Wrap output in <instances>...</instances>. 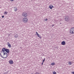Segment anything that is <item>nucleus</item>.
Segmentation results:
<instances>
[{
    "instance_id": "ddd939ff",
    "label": "nucleus",
    "mask_w": 74,
    "mask_h": 74,
    "mask_svg": "<svg viewBox=\"0 0 74 74\" xmlns=\"http://www.w3.org/2000/svg\"><path fill=\"white\" fill-rule=\"evenodd\" d=\"M49 8H50V9H52V6L50 5L49 7Z\"/></svg>"
},
{
    "instance_id": "f03ea898",
    "label": "nucleus",
    "mask_w": 74,
    "mask_h": 74,
    "mask_svg": "<svg viewBox=\"0 0 74 74\" xmlns=\"http://www.w3.org/2000/svg\"><path fill=\"white\" fill-rule=\"evenodd\" d=\"M22 15L23 16H24L25 17H26V16H27V13L25 12H24L22 14Z\"/></svg>"
},
{
    "instance_id": "f3484780",
    "label": "nucleus",
    "mask_w": 74,
    "mask_h": 74,
    "mask_svg": "<svg viewBox=\"0 0 74 74\" xmlns=\"http://www.w3.org/2000/svg\"><path fill=\"white\" fill-rule=\"evenodd\" d=\"M69 64L70 65H71V62H69Z\"/></svg>"
},
{
    "instance_id": "6ab92c4d",
    "label": "nucleus",
    "mask_w": 74,
    "mask_h": 74,
    "mask_svg": "<svg viewBox=\"0 0 74 74\" xmlns=\"http://www.w3.org/2000/svg\"><path fill=\"white\" fill-rule=\"evenodd\" d=\"M23 19V20H25L24 19H25V20H26V19H27V18L24 17Z\"/></svg>"
},
{
    "instance_id": "f257e3e1",
    "label": "nucleus",
    "mask_w": 74,
    "mask_h": 74,
    "mask_svg": "<svg viewBox=\"0 0 74 74\" xmlns=\"http://www.w3.org/2000/svg\"><path fill=\"white\" fill-rule=\"evenodd\" d=\"M70 32L71 34H74V27L71 28Z\"/></svg>"
},
{
    "instance_id": "473e14b6",
    "label": "nucleus",
    "mask_w": 74,
    "mask_h": 74,
    "mask_svg": "<svg viewBox=\"0 0 74 74\" xmlns=\"http://www.w3.org/2000/svg\"><path fill=\"white\" fill-rule=\"evenodd\" d=\"M53 26H54V25L53 24V26H52L53 27Z\"/></svg>"
},
{
    "instance_id": "4be33fe9",
    "label": "nucleus",
    "mask_w": 74,
    "mask_h": 74,
    "mask_svg": "<svg viewBox=\"0 0 74 74\" xmlns=\"http://www.w3.org/2000/svg\"><path fill=\"white\" fill-rule=\"evenodd\" d=\"M35 74H39L38 72H36Z\"/></svg>"
},
{
    "instance_id": "0eeeda50",
    "label": "nucleus",
    "mask_w": 74,
    "mask_h": 74,
    "mask_svg": "<svg viewBox=\"0 0 74 74\" xmlns=\"http://www.w3.org/2000/svg\"><path fill=\"white\" fill-rule=\"evenodd\" d=\"M8 45L9 48H11V44H10V42H8L7 43Z\"/></svg>"
},
{
    "instance_id": "7ed1b4c3",
    "label": "nucleus",
    "mask_w": 74,
    "mask_h": 74,
    "mask_svg": "<svg viewBox=\"0 0 74 74\" xmlns=\"http://www.w3.org/2000/svg\"><path fill=\"white\" fill-rule=\"evenodd\" d=\"M65 21H69V17L68 16H65L64 18Z\"/></svg>"
},
{
    "instance_id": "423d86ee",
    "label": "nucleus",
    "mask_w": 74,
    "mask_h": 74,
    "mask_svg": "<svg viewBox=\"0 0 74 74\" xmlns=\"http://www.w3.org/2000/svg\"><path fill=\"white\" fill-rule=\"evenodd\" d=\"M5 52L8 53H10V49H6Z\"/></svg>"
},
{
    "instance_id": "a878e982",
    "label": "nucleus",
    "mask_w": 74,
    "mask_h": 74,
    "mask_svg": "<svg viewBox=\"0 0 74 74\" xmlns=\"http://www.w3.org/2000/svg\"><path fill=\"white\" fill-rule=\"evenodd\" d=\"M14 0H10L11 1H14Z\"/></svg>"
},
{
    "instance_id": "393cba45",
    "label": "nucleus",
    "mask_w": 74,
    "mask_h": 74,
    "mask_svg": "<svg viewBox=\"0 0 74 74\" xmlns=\"http://www.w3.org/2000/svg\"><path fill=\"white\" fill-rule=\"evenodd\" d=\"M2 18H4V16H2Z\"/></svg>"
},
{
    "instance_id": "2eb2a0df",
    "label": "nucleus",
    "mask_w": 74,
    "mask_h": 74,
    "mask_svg": "<svg viewBox=\"0 0 74 74\" xmlns=\"http://www.w3.org/2000/svg\"><path fill=\"white\" fill-rule=\"evenodd\" d=\"M53 74H56V72L55 71H53Z\"/></svg>"
},
{
    "instance_id": "1a4fd4ad",
    "label": "nucleus",
    "mask_w": 74,
    "mask_h": 74,
    "mask_svg": "<svg viewBox=\"0 0 74 74\" xmlns=\"http://www.w3.org/2000/svg\"><path fill=\"white\" fill-rule=\"evenodd\" d=\"M6 49L5 48H2V51L3 52H5V51H6Z\"/></svg>"
},
{
    "instance_id": "39448f33",
    "label": "nucleus",
    "mask_w": 74,
    "mask_h": 74,
    "mask_svg": "<svg viewBox=\"0 0 74 74\" xmlns=\"http://www.w3.org/2000/svg\"><path fill=\"white\" fill-rule=\"evenodd\" d=\"M66 44V42L64 41H63L61 42V45H64Z\"/></svg>"
},
{
    "instance_id": "7c9ffc66",
    "label": "nucleus",
    "mask_w": 74,
    "mask_h": 74,
    "mask_svg": "<svg viewBox=\"0 0 74 74\" xmlns=\"http://www.w3.org/2000/svg\"><path fill=\"white\" fill-rule=\"evenodd\" d=\"M0 55H1V57H2V56H1V54H0Z\"/></svg>"
},
{
    "instance_id": "a211bd4d",
    "label": "nucleus",
    "mask_w": 74,
    "mask_h": 74,
    "mask_svg": "<svg viewBox=\"0 0 74 74\" xmlns=\"http://www.w3.org/2000/svg\"><path fill=\"white\" fill-rule=\"evenodd\" d=\"M45 58H44V60H43V61H42V62H43V63H44V62L45 61Z\"/></svg>"
},
{
    "instance_id": "f8f14e48",
    "label": "nucleus",
    "mask_w": 74,
    "mask_h": 74,
    "mask_svg": "<svg viewBox=\"0 0 74 74\" xmlns=\"http://www.w3.org/2000/svg\"><path fill=\"white\" fill-rule=\"evenodd\" d=\"M1 54H2V55H3V56H4V55H5V52H3V53H1Z\"/></svg>"
},
{
    "instance_id": "c85d7f7f",
    "label": "nucleus",
    "mask_w": 74,
    "mask_h": 74,
    "mask_svg": "<svg viewBox=\"0 0 74 74\" xmlns=\"http://www.w3.org/2000/svg\"><path fill=\"white\" fill-rule=\"evenodd\" d=\"M72 74H74V71L72 72Z\"/></svg>"
},
{
    "instance_id": "bb28decb",
    "label": "nucleus",
    "mask_w": 74,
    "mask_h": 74,
    "mask_svg": "<svg viewBox=\"0 0 74 74\" xmlns=\"http://www.w3.org/2000/svg\"><path fill=\"white\" fill-rule=\"evenodd\" d=\"M51 7L52 8H53V5H51Z\"/></svg>"
},
{
    "instance_id": "6e6552de",
    "label": "nucleus",
    "mask_w": 74,
    "mask_h": 74,
    "mask_svg": "<svg viewBox=\"0 0 74 74\" xmlns=\"http://www.w3.org/2000/svg\"><path fill=\"white\" fill-rule=\"evenodd\" d=\"M23 21L24 23H26V22H27L28 20H27V19H26V20H23Z\"/></svg>"
},
{
    "instance_id": "cd10ccee",
    "label": "nucleus",
    "mask_w": 74,
    "mask_h": 74,
    "mask_svg": "<svg viewBox=\"0 0 74 74\" xmlns=\"http://www.w3.org/2000/svg\"><path fill=\"white\" fill-rule=\"evenodd\" d=\"M39 38H41V37L39 36Z\"/></svg>"
},
{
    "instance_id": "aec40b11",
    "label": "nucleus",
    "mask_w": 74,
    "mask_h": 74,
    "mask_svg": "<svg viewBox=\"0 0 74 74\" xmlns=\"http://www.w3.org/2000/svg\"><path fill=\"white\" fill-rule=\"evenodd\" d=\"M37 35L38 36V37H40V35H39V34H37Z\"/></svg>"
},
{
    "instance_id": "4468645a",
    "label": "nucleus",
    "mask_w": 74,
    "mask_h": 74,
    "mask_svg": "<svg viewBox=\"0 0 74 74\" xmlns=\"http://www.w3.org/2000/svg\"><path fill=\"white\" fill-rule=\"evenodd\" d=\"M7 13H8V12H4V14H5V15H6L7 14Z\"/></svg>"
},
{
    "instance_id": "c756f323",
    "label": "nucleus",
    "mask_w": 74,
    "mask_h": 74,
    "mask_svg": "<svg viewBox=\"0 0 74 74\" xmlns=\"http://www.w3.org/2000/svg\"><path fill=\"white\" fill-rule=\"evenodd\" d=\"M43 63H44V62H42V64H41L42 65L43 64Z\"/></svg>"
},
{
    "instance_id": "5701e85b",
    "label": "nucleus",
    "mask_w": 74,
    "mask_h": 74,
    "mask_svg": "<svg viewBox=\"0 0 74 74\" xmlns=\"http://www.w3.org/2000/svg\"><path fill=\"white\" fill-rule=\"evenodd\" d=\"M15 37H16V38H17V37H18V36H14Z\"/></svg>"
},
{
    "instance_id": "dca6fc26",
    "label": "nucleus",
    "mask_w": 74,
    "mask_h": 74,
    "mask_svg": "<svg viewBox=\"0 0 74 74\" xmlns=\"http://www.w3.org/2000/svg\"><path fill=\"white\" fill-rule=\"evenodd\" d=\"M55 63H53H53H52L51 64L52 66H53V65H55Z\"/></svg>"
},
{
    "instance_id": "412c9836",
    "label": "nucleus",
    "mask_w": 74,
    "mask_h": 74,
    "mask_svg": "<svg viewBox=\"0 0 74 74\" xmlns=\"http://www.w3.org/2000/svg\"><path fill=\"white\" fill-rule=\"evenodd\" d=\"M44 20H45V21H48V19H45Z\"/></svg>"
},
{
    "instance_id": "b1692460",
    "label": "nucleus",
    "mask_w": 74,
    "mask_h": 74,
    "mask_svg": "<svg viewBox=\"0 0 74 74\" xmlns=\"http://www.w3.org/2000/svg\"><path fill=\"white\" fill-rule=\"evenodd\" d=\"M8 72H6L5 73V74H7V73H8Z\"/></svg>"
},
{
    "instance_id": "72a5a7b5",
    "label": "nucleus",
    "mask_w": 74,
    "mask_h": 74,
    "mask_svg": "<svg viewBox=\"0 0 74 74\" xmlns=\"http://www.w3.org/2000/svg\"><path fill=\"white\" fill-rule=\"evenodd\" d=\"M33 74V73H32V74Z\"/></svg>"
},
{
    "instance_id": "20e7f679",
    "label": "nucleus",
    "mask_w": 74,
    "mask_h": 74,
    "mask_svg": "<svg viewBox=\"0 0 74 74\" xmlns=\"http://www.w3.org/2000/svg\"><path fill=\"white\" fill-rule=\"evenodd\" d=\"M5 56L3 57L2 56V58H4V59H5V58H6L7 57V55H8V54L5 52Z\"/></svg>"
},
{
    "instance_id": "2f4dec72",
    "label": "nucleus",
    "mask_w": 74,
    "mask_h": 74,
    "mask_svg": "<svg viewBox=\"0 0 74 74\" xmlns=\"http://www.w3.org/2000/svg\"><path fill=\"white\" fill-rule=\"evenodd\" d=\"M36 34H38V33H37V32H36Z\"/></svg>"
},
{
    "instance_id": "9d476101",
    "label": "nucleus",
    "mask_w": 74,
    "mask_h": 74,
    "mask_svg": "<svg viewBox=\"0 0 74 74\" xmlns=\"http://www.w3.org/2000/svg\"><path fill=\"white\" fill-rule=\"evenodd\" d=\"M9 63L10 64H13V61L12 60H10L9 61Z\"/></svg>"
},
{
    "instance_id": "9b49d317",
    "label": "nucleus",
    "mask_w": 74,
    "mask_h": 74,
    "mask_svg": "<svg viewBox=\"0 0 74 74\" xmlns=\"http://www.w3.org/2000/svg\"><path fill=\"white\" fill-rule=\"evenodd\" d=\"M14 10L15 11H17V8L16 7H14Z\"/></svg>"
}]
</instances>
